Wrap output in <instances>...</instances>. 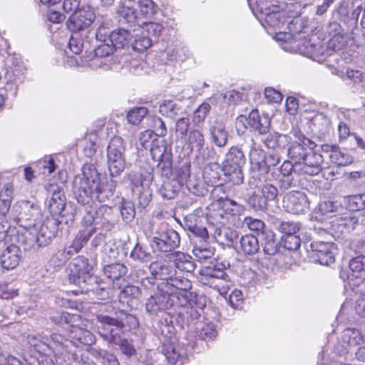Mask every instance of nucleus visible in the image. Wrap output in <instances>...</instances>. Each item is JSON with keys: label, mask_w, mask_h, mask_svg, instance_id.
Wrapping results in <instances>:
<instances>
[{"label": "nucleus", "mask_w": 365, "mask_h": 365, "mask_svg": "<svg viewBox=\"0 0 365 365\" xmlns=\"http://www.w3.org/2000/svg\"><path fill=\"white\" fill-rule=\"evenodd\" d=\"M81 175H76L73 182V191L77 202L83 205L98 201L105 202L114 195L117 182L113 178H101L100 173L92 163H85Z\"/></svg>", "instance_id": "obj_1"}, {"label": "nucleus", "mask_w": 365, "mask_h": 365, "mask_svg": "<svg viewBox=\"0 0 365 365\" xmlns=\"http://www.w3.org/2000/svg\"><path fill=\"white\" fill-rule=\"evenodd\" d=\"M195 329L197 336L202 340L212 339L217 335L215 327L211 324L198 322Z\"/></svg>", "instance_id": "obj_49"}, {"label": "nucleus", "mask_w": 365, "mask_h": 365, "mask_svg": "<svg viewBox=\"0 0 365 365\" xmlns=\"http://www.w3.org/2000/svg\"><path fill=\"white\" fill-rule=\"evenodd\" d=\"M96 319L98 333L104 339L119 345L122 352L128 356L135 354L133 346L128 340L123 339L121 335L126 329H135L138 327V319L135 316L120 309L115 312L114 317L98 314Z\"/></svg>", "instance_id": "obj_2"}, {"label": "nucleus", "mask_w": 365, "mask_h": 365, "mask_svg": "<svg viewBox=\"0 0 365 365\" xmlns=\"http://www.w3.org/2000/svg\"><path fill=\"white\" fill-rule=\"evenodd\" d=\"M125 143L120 136H114L107 146V164L111 178L119 176L125 170Z\"/></svg>", "instance_id": "obj_7"}, {"label": "nucleus", "mask_w": 365, "mask_h": 365, "mask_svg": "<svg viewBox=\"0 0 365 365\" xmlns=\"http://www.w3.org/2000/svg\"><path fill=\"white\" fill-rule=\"evenodd\" d=\"M69 339H66L72 342L73 346L71 348L72 351L70 353H64V355L72 356V353H76V343L78 342L83 345L91 346L95 342V336L90 331L78 327H72L68 332Z\"/></svg>", "instance_id": "obj_24"}, {"label": "nucleus", "mask_w": 365, "mask_h": 365, "mask_svg": "<svg viewBox=\"0 0 365 365\" xmlns=\"http://www.w3.org/2000/svg\"><path fill=\"white\" fill-rule=\"evenodd\" d=\"M164 356L168 362L172 365H182L181 355L173 345H167L163 349Z\"/></svg>", "instance_id": "obj_60"}, {"label": "nucleus", "mask_w": 365, "mask_h": 365, "mask_svg": "<svg viewBox=\"0 0 365 365\" xmlns=\"http://www.w3.org/2000/svg\"><path fill=\"white\" fill-rule=\"evenodd\" d=\"M120 214L125 222H132L135 216L134 204L130 201L123 200L120 207Z\"/></svg>", "instance_id": "obj_64"}, {"label": "nucleus", "mask_w": 365, "mask_h": 365, "mask_svg": "<svg viewBox=\"0 0 365 365\" xmlns=\"http://www.w3.org/2000/svg\"><path fill=\"white\" fill-rule=\"evenodd\" d=\"M61 221L55 217H46L42 222L35 240H31V244H25L24 249L29 250L48 245L56 236Z\"/></svg>", "instance_id": "obj_9"}, {"label": "nucleus", "mask_w": 365, "mask_h": 365, "mask_svg": "<svg viewBox=\"0 0 365 365\" xmlns=\"http://www.w3.org/2000/svg\"><path fill=\"white\" fill-rule=\"evenodd\" d=\"M140 14L145 17H151L157 11V6L152 0H138Z\"/></svg>", "instance_id": "obj_63"}, {"label": "nucleus", "mask_w": 365, "mask_h": 365, "mask_svg": "<svg viewBox=\"0 0 365 365\" xmlns=\"http://www.w3.org/2000/svg\"><path fill=\"white\" fill-rule=\"evenodd\" d=\"M110 24L111 19L108 16H97L95 25L97 26L98 28L96 31H91V37H89L90 43L93 41V38L96 42L108 41V38H109V34H110L108 31Z\"/></svg>", "instance_id": "obj_31"}, {"label": "nucleus", "mask_w": 365, "mask_h": 365, "mask_svg": "<svg viewBox=\"0 0 365 365\" xmlns=\"http://www.w3.org/2000/svg\"><path fill=\"white\" fill-rule=\"evenodd\" d=\"M104 274L113 282L114 287L120 289L124 284V277L128 272L126 266L120 263L108 264L103 268Z\"/></svg>", "instance_id": "obj_29"}, {"label": "nucleus", "mask_w": 365, "mask_h": 365, "mask_svg": "<svg viewBox=\"0 0 365 365\" xmlns=\"http://www.w3.org/2000/svg\"><path fill=\"white\" fill-rule=\"evenodd\" d=\"M92 269L88 259L83 256L77 257L70 265L69 282L78 286L82 290H88L90 289L88 285L96 282V277L91 274Z\"/></svg>", "instance_id": "obj_6"}, {"label": "nucleus", "mask_w": 365, "mask_h": 365, "mask_svg": "<svg viewBox=\"0 0 365 365\" xmlns=\"http://www.w3.org/2000/svg\"><path fill=\"white\" fill-rule=\"evenodd\" d=\"M130 257L140 262H148L151 259V254L145 246L138 242L131 251Z\"/></svg>", "instance_id": "obj_53"}, {"label": "nucleus", "mask_w": 365, "mask_h": 365, "mask_svg": "<svg viewBox=\"0 0 365 365\" xmlns=\"http://www.w3.org/2000/svg\"><path fill=\"white\" fill-rule=\"evenodd\" d=\"M51 343L47 342L48 339L40 335L29 334L26 337L28 343L34 348V349L46 356H64V353L72 351L73 346L72 342L67 340L61 334H53L51 335Z\"/></svg>", "instance_id": "obj_3"}, {"label": "nucleus", "mask_w": 365, "mask_h": 365, "mask_svg": "<svg viewBox=\"0 0 365 365\" xmlns=\"http://www.w3.org/2000/svg\"><path fill=\"white\" fill-rule=\"evenodd\" d=\"M249 185L251 188H258V192L267 202L274 200L277 197L278 190L274 185L270 183L259 185L255 175H252L250 178Z\"/></svg>", "instance_id": "obj_35"}, {"label": "nucleus", "mask_w": 365, "mask_h": 365, "mask_svg": "<svg viewBox=\"0 0 365 365\" xmlns=\"http://www.w3.org/2000/svg\"><path fill=\"white\" fill-rule=\"evenodd\" d=\"M198 279L202 284L217 289L220 293L226 292L231 284L223 264L202 267L199 272Z\"/></svg>", "instance_id": "obj_4"}, {"label": "nucleus", "mask_w": 365, "mask_h": 365, "mask_svg": "<svg viewBox=\"0 0 365 365\" xmlns=\"http://www.w3.org/2000/svg\"><path fill=\"white\" fill-rule=\"evenodd\" d=\"M148 113V108L144 106L135 107L127 113L128 122L132 125H138Z\"/></svg>", "instance_id": "obj_54"}, {"label": "nucleus", "mask_w": 365, "mask_h": 365, "mask_svg": "<svg viewBox=\"0 0 365 365\" xmlns=\"http://www.w3.org/2000/svg\"><path fill=\"white\" fill-rule=\"evenodd\" d=\"M259 238L265 254L274 255L279 251V246L275 239V234L272 230L267 229L265 231L262 232Z\"/></svg>", "instance_id": "obj_40"}, {"label": "nucleus", "mask_w": 365, "mask_h": 365, "mask_svg": "<svg viewBox=\"0 0 365 365\" xmlns=\"http://www.w3.org/2000/svg\"><path fill=\"white\" fill-rule=\"evenodd\" d=\"M82 34H73L72 33V35L70 38L69 42H68V46L71 49V51L75 53L78 54L82 51L85 43L90 44V40H89V36L87 34H85L84 39L81 38L82 36Z\"/></svg>", "instance_id": "obj_51"}, {"label": "nucleus", "mask_w": 365, "mask_h": 365, "mask_svg": "<svg viewBox=\"0 0 365 365\" xmlns=\"http://www.w3.org/2000/svg\"><path fill=\"white\" fill-rule=\"evenodd\" d=\"M96 232V228H92L88 231H80L75 237L74 240L72 242V247L73 248V251L77 253L78 252L82 247L88 242V240Z\"/></svg>", "instance_id": "obj_52"}, {"label": "nucleus", "mask_w": 365, "mask_h": 365, "mask_svg": "<svg viewBox=\"0 0 365 365\" xmlns=\"http://www.w3.org/2000/svg\"><path fill=\"white\" fill-rule=\"evenodd\" d=\"M168 285L178 289L177 292H187L192 287L191 282L184 277H172L166 282L165 287Z\"/></svg>", "instance_id": "obj_55"}, {"label": "nucleus", "mask_w": 365, "mask_h": 365, "mask_svg": "<svg viewBox=\"0 0 365 365\" xmlns=\"http://www.w3.org/2000/svg\"><path fill=\"white\" fill-rule=\"evenodd\" d=\"M153 247L163 252H173L180 245V235L167 225H162L153 237Z\"/></svg>", "instance_id": "obj_10"}, {"label": "nucleus", "mask_w": 365, "mask_h": 365, "mask_svg": "<svg viewBox=\"0 0 365 365\" xmlns=\"http://www.w3.org/2000/svg\"><path fill=\"white\" fill-rule=\"evenodd\" d=\"M13 210L19 212V220L26 222L27 227L35 226L41 215V210L34 200H20L14 205Z\"/></svg>", "instance_id": "obj_16"}, {"label": "nucleus", "mask_w": 365, "mask_h": 365, "mask_svg": "<svg viewBox=\"0 0 365 365\" xmlns=\"http://www.w3.org/2000/svg\"><path fill=\"white\" fill-rule=\"evenodd\" d=\"M140 295L141 290L138 286L131 284L124 286L123 284L118 297L120 303L126 304L128 307H132Z\"/></svg>", "instance_id": "obj_38"}, {"label": "nucleus", "mask_w": 365, "mask_h": 365, "mask_svg": "<svg viewBox=\"0 0 365 365\" xmlns=\"http://www.w3.org/2000/svg\"><path fill=\"white\" fill-rule=\"evenodd\" d=\"M240 247L245 255H252L259 250L258 237L254 235H245L240 239Z\"/></svg>", "instance_id": "obj_42"}, {"label": "nucleus", "mask_w": 365, "mask_h": 365, "mask_svg": "<svg viewBox=\"0 0 365 365\" xmlns=\"http://www.w3.org/2000/svg\"><path fill=\"white\" fill-rule=\"evenodd\" d=\"M342 340L347 346L351 347L362 344L364 342V337L359 329L346 328L343 331Z\"/></svg>", "instance_id": "obj_46"}, {"label": "nucleus", "mask_w": 365, "mask_h": 365, "mask_svg": "<svg viewBox=\"0 0 365 365\" xmlns=\"http://www.w3.org/2000/svg\"><path fill=\"white\" fill-rule=\"evenodd\" d=\"M250 157L251 163L263 172H267L269 168L277 165L280 160L277 154L264 155L262 150L255 148L251 149Z\"/></svg>", "instance_id": "obj_23"}, {"label": "nucleus", "mask_w": 365, "mask_h": 365, "mask_svg": "<svg viewBox=\"0 0 365 365\" xmlns=\"http://www.w3.org/2000/svg\"><path fill=\"white\" fill-rule=\"evenodd\" d=\"M184 140L188 147L192 150H195V151L202 148V145H206L203 132L197 128L190 130Z\"/></svg>", "instance_id": "obj_44"}, {"label": "nucleus", "mask_w": 365, "mask_h": 365, "mask_svg": "<svg viewBox=\"0 0 365 365\" xmlns=\"http://www.w3.org/2000/svg\"><path fill=\"white\" fill-rule=\"evenodd\" d=\"M135 39L131 41L133 48L138 52H143L150 48L153 42V38L143 34L141 36L138 37V34L134 33Z\"/></svg>", "instance_id": "obj_59"}, {"label": "nucleus", "mask_w": 365, "mask_h": 365, "mask_svg": "<svg viewBox=\"0 0 365 365\" xmlns=\"http://www.w3.org/2000/svg\"><path fill=\"white\" fill-rule=\"evenodd\" d=\"M180 110V108L177 104L171 101H165L163 103L160 104L159 108V112L162 115L170 118H176L179 115Z\"/></svg>", "instance_id": "obj_61"}, {"label": "nucleus", "mask_w": 365, "mask_h": 365, "mask_svg": "<svg viewBox=\"0 0 365 365\" xmlns=\"http://www.w3.org/2000/svg\"><path fill=\"white\" fill-rule=\"evenodd\" d=\"M321 148L324 153H329L331 162L338 166H346L354 161V158L345 149L336 144H323Z\"/></svg>", "instance_id": "obj_22"}, {"label": "nucleus", "mask_w": 365, "mask_h": 365, "mask_svg": "<svg viewBox=\"0 0 365 365\" xmlns=\"http://www.w3.org/2000/svg\"><path fill=\"white\" fill-rule=\"evenodd\" d=\"M224 217L222 213L216 214V225H214V222H211V217L209 218L208 221L210 223L209 228L212 230V233L213 237L220 244L226 245L227 246H232L238 238V234L236 230L225 227L224 221L220 220H223Z\"/></svg>", "instance_id": "obj_17"}, {"label": "nucleus", "mask_w": 365, "mask_h": 365, "mask_svg": "<svg viewBox=\"0 0 365 365\" xmlns=\"http://www.w3.org/2000/svg\"><path fill=\"white\" fill-rule=\"evenodd\" d=\"M88 287L90 289H88V290H82L83 292H92L96 297L103 301H107L110 299H112L115 296V289L116 287H114L113 289L110 288H106L102 286V284H98V282L93 285H88Z\"/></svg>", "instance_id": "obj_48"}, {"label": "nucleus", "mask_w": 365, "mask_h": 365, "mask_svg": "<svg viewBox=\"0 0 365 365\" xmlns=\"http://www.w3.org/2000/svg\"><path fill=\"white\" fill-rule=\"evenodd\" d=\"M113 208L106 205L99 206L96 210H88L82 219V224L85 227H90L92 225H101L106 230L113 227Z\"/></svg>", "instance_id": "obj_14"}, {"label": "nucleus", "mask_w": 365, "mask_h": 365, "mask_svg": "<svg viewBox=\"0 0 365 365\" xmlns=\"http://www.w3.org/2000/svg\"><path fill=\"white\" fill-rule=\"evenodd\" d=\"M46 192L47 200L46 201V207L51 214V217L56 215H65L63 212L65 210L66 205V197L63 188L56 183H46L44 185Z\"/></svg>", "instance_id": "obj_11"}, {"label": "nucleus", "mask_w": 365, "mask_h": 365, "mask_svg": "<svg viewBox=\"0 0 365 365\" xmlns=\"http://www.w3.org/2000/svg\"><path fill=\"white\" fill-rule=\"evenodd\" d=\"M157 162V168L160 170L161 175L167 178H170L173 173L172 153L165 154L164 158Z\"/></svg>", "instance_id": "obj_56"}, {"label": "nucleus", "mask_w": 365, "mask_h": 365, "mask_svg": "<svg viewBox=\"0 0 365 365\" xmlns=\"http://www.w3.org/2000/svg\"><path fill=\"white\" fill-rule=\"evenodd\" d=\"M245 163V157L243 151L237 146L231 147L225 155L222 163V168L225 175L234 185L243 182L244 176L242 170Z\"/></svg>", "instance_id": "obj_5"}, {"label": "nucleus", "mask_w": 365, "mask_h": 365, "mask_svg": "<svg viewBox=\"0 0 365 365\" xmlns=\"http://www.w3.org/2000/svg\"><path fill=\"white\" fill-rule=\"evenodd\" d=\"M170 259L173 262L175 267L182 272L190 273L192 272L196 267L192 257L183 252H173L171 254Z\"/></svg>", "instance_id": "obj_37"}, {"label": "nucleus", "mask_w": 365, "mask_h": 365, "mask_svg": "<svg viewBox=\"0 0 365 365\" xmlns=\"http://www.w3.org/2000/svg\"><path fill=\"white\" fill-rule=\"evenodd\" d=\"M286 211L294 215L304 213L309 207L306 194L300 191H292L285 194L282 200Z\"/></svg>", "instance_id": "obj_19"}, {"label": "nucleus", "mask_w": 365, "mask_h": 365, "mask_svg": "<svg viewBox=\"0 0 365 365\" xmlns=\"http://www.w3.org/2000/svg\"><path fill=\"white\" fill-rule=\"evenodd\" d=\"M346 207L351 211L365 210V193L350 195L346 197ZM361 231L365 230V211L359 214Z\"/></svg>", "instance_id": "obj_33"}, {"label": "nucleus", "mask_w": 365, "mask_h": 365, "mask_svg": "<svg viewBox=\"0 0 365 365\" xmlns=\"http://www.w3.org/2000/svg\"><path fill=\"white\" fill-rule=\"evenodd\" d=\"M169 309L167 299V291L163 288L158 289V292L150 296L145 304V310L150 315H157L159 312Z\"/></svg>", "instance_id": "obj_25"}, {"label": "nucleus", "mask_w": 365, "mask_h": 365, "mask_svg": "<svg viewBox=\"0 0 365 365\" xmlns=\"http://www.w3.org/2000/svg\"><path fill=\"white\" fill-rule=\"evenodd\" d=\"M293 135L296 140L290 143V145L287 148V153L289 158L294 162L298 163L301 162L308 154V150L314 149L317 144L307 138L300 131H294Z\"/></svg>", "instance_id": "obj_15"}, {"label": "nucleus", "mask_w": 365, "mask_h": 365, "mask_svg": "<svg viewBox=\"0 0 365 365\" xmlns=\"http://www.w3.org/2000/svg\"><path fill=\"white\" fill-rule=\"evenodd\" d=\"M202 311V309L198 308L195 303L181 309L175 318L176 326L183 329L185 327L197 325L201 317Z\"/></svg>", "instance_id": "obj_21"}, {"label": "nucleus", "mask_w": 365, "mask_h": 365, "mask_svg": "<svg viewBox=\"0 0 365 365\" xmlns=\"http://www.w3.org/2000/svg\"><path fill=\"white\" fill-rule=\"evenodd\" d=\"M137 31L141 30L142 34L150 36L153 41H157L160 36L164 27L161 24L156 22H146L142 26L137 25Z\"/></svg>", "instance_id": "obj_47"}, {"label": "nucleus", "mask_w": 365, "mask_h": 365, "mask_svg": "<svg viewBox=\"0 0 365 365\" xmlns=\"http://www.w3.org/2000/svg\"><path fill=\"white\" fill-rule=\"evenodd\" d=\"M21 259V251L15 245H10L6 247L0 255V264L1 267L7 270L14 269L19 264Z\"/></svg>", "instance_id": "obj_30"}, {"label": "nucleus", "mask_w": 365, "mask_h": 365, "mask_svg": "<svg viewBox=\"0 0 365 365\" xmlns=\"http://www.w3.org/2000/svg\"><path fill=\"white\" fill-rule=\"evenodd\" d=\"M349 268L352 274L347 276L348 283L350 286H357L359 281L356 277L359 274L365 272V256L359 255L352 258L349 262Z\"/></svg>", "instance_id": "obj_39"}, {"label": "nucleus", "mask_w": 365, "mask_h": 365, "mask_svg": "<svg viewBox=\"0 0 365 365\" xmlns=\"http://www.w3.org/2000/svg\"><path fill=\"white\" fill-rule=\"evenodd\" d=\"M97 16H96L93 9L90 7L79 10L73 14L66 21L68 29L73 34H79L86 31V34L90 36L91 30L89 29L91 25L96 22Z\"/></svg>", "instance_id": "obj_12"}, {"label": "nucleus", "mask_w": 365, "mask_h": 365, "mask_svg": "<svg viewBox=\"0 0 365 365\" xmlns=\"http://www.w3.org/2000/svg\"><path fill=\"white\" fill-rule=\"evenodd\" d=\"M167 299L169 302V309L172 307L183 309L195 303L198 308L202 309L206 304L205 297L194 294L188 292H175L170 293L167 292Z\"/></svg>", "instance_id": "obj_18"}, {"label": "nucleus", "mask_w": 365, "mask_h": 365, "mask_svg": "<svg viewBox=\"0 0 365 365\" xmlns=\"http://www.w3.org/2000/svg\"><path fill=\"white\" fill-rule=\"evenodd\" d=\"M115 14L119 23L127 24L128 27L136 29L137 14L134 8L120 2L115 7Z\"/></svg>", "instance_id": "obj_32"}, {"label": "nucleus", "mask_w": 365, "mask_h": 365, "mask_svg": "<svg viewBox=\"0 0 365 365\" xmlns=\"http://www.w3.org/2000/svg\"><path fill=\"white\" fill-rule=\"evenodd\" d=\"M309 153L306 157L297 163L298 174H306L309 175H317L322 171L323 156L314 151V149L308 150Z\"/></svg>", "instance_id": "obj_20"}, {"label": "nucleus", "mask_w": 365, "mask_h": 365, "mask_svg": "<svg viewBox=\"0 0 365 365\" xmlns=\"http://www.w3.org/2000/svg\"><path fill=\"white\" fill-rule=\"evenodd\" d=\"M271 126V118L267 114H259L257 110H252L247 117L240 115L236 120V128L237 131L240 128H249L251 131L257 133L259 135H266L269 133Z\"/></svg>", "instance_id": "obj_8"}, {"label": "nucleus", "mask_w": 365, "mask_h": 365, "mask_svg": "<svg viewBox=\"0 0 365 365\" xmlns=\"http://www.w3.org/2000/svg\"><path fill=\"white\" fill-rule=\"evenodd\" d=\"M136 31V29L130 27L115 29L109 34L108 41L115 46V48H124L131 43L135 36L134 33Z\"/></svg>", "instance_id": "obj_28"}, {"label": "nucleus", "mask_w": 365, "mask_h": 365, "mask_svg": "<svg viewBox=\"0 0 365 365\" xmlns=\"http://www.w3.org/2000/svg\"><path fill=\"white\" fill-rule=\"evenodd\" d=\"M197 156L204 162H212L217 160L219 155L216 153V150L212 146L208 145H202V148L196 150Z\"/></svg>", "instance_id": "obj_58"}, {"label": "nucleus", "mask_w": 365, "mask_h": 365, "mask_svg": "<svg viewBox=\"0 0 365 365\" xmlns=\"http://www.w3.org/2000/svg\"><path fill=\"white\" fill-rule=\"evenodd\" d=\"M153 180V169L150 167H141L138 173L130 175V180L135 187H150Z\"/></svg>", "instance_id": "obj_34"}, {"label": "nucleus", "mask_w": 365, "mask_h": 365, "mask_svg": "<svg viewBox=\"0 0 365 365\" xmlns=\"http://www.w3.org/2000/svg\"><path fill=\"white\" fill-rule=\"evenodd\" d=\"M263 140L264 145L268 149H272L277 152H285L291 142V138L276 131L269 132Z\"/></svg>", "instance_id": "obj_27"}, {"label": "nucleus", "mask_w": 365, "mask_h": 365, "mask_svg": "<svg viewBox=\"0 0 365 365\" xmlns=\"http://www.w3.org/2000/svg\"><path fill=\"white\" fill-rule=\"evenodd\" d=\"M309 247V257L313 262L329 265L334 262L336 248L334 243L314 240L310 243Z\"/></svg>", "instance_id": "obj_13"}, {"label": "nucleus", "mask_w": 365, "mask_h": 365, "mask_svg": "<svg viewBox=\"0 0 365 365\" xmlns=\"http://www.w3.org/2000/svg\"><path fill=\"white\" fill-rule=\"evenodd\" d=\"M337 225L341 232L349 233L353 231L362 232L358 215H349L340 217Z\"/></svg>", "instance_id": "obj_41"}, {"label": "nucleus", "mask_w": 365, "mask_h": 365, "mask_svg": "<svg viewBox=\"0 0 365 365\" xmlns=\"http://www.w3.org/2000/svg\"><path fill=\"white\" fill-rule=\"evenodd\" d=\"M272 223L274 228L284 234V235H295L301 228L300 223L294 221H282L274 218Z\"/></svg>", "instance_id": "obj_45"}, {"label": "nucleus", "mask_w": 365, "mask_h": 365, "mask_svg": "<svg viewBox=\"0 0 365 365\" xmlns=\"http://www.w3.org/2000/svg\"><path fill=\"white\" fill-rule=\"evenodd\" d=\"M210 109L211 106L209 103L204 102L200 104L193 114L192 121L194 124L196 125L202 124L209 114Z\"/></svg>", "instance_id": "obj_62"}, {"label": "nucleus", "mask_w": 365, "mask_h": 365, "mask_svg": "<svg viewBox=\"0 0 365 365\" xmlns=\"http://www.w3.org/2000/svg\"><path fill=\"white\" fill-rule=\"evenodd\" d=\"M149 270L151 275L156 279L166 280L173 275V268L163 261H155L149 265Z\"/></svg>", "instance_id": "obj_36"}, {"label": "nucleus", "mask_w": 365, "mask_h": 365, "mask_svg": "<svg viewBox=\"0 0 365 365\" xmlns=\"http://www.w3.org/2000/svg\"><path fill=\"white\" fill-rule=\"evenodd\" d=\"M247 203L249 207L256 211H264L267 207V203L264 200L261 194L258 192H254L247 199Z\"/></svg>", "instance_id": "obj_57"}, {"label": "nucleus", "mask_w": 365, "mask_h": 365, "mask_svg": "<svg viewBox=\"0 0 365 365\" xmlns=\"http://www.w3.org/2000/svg\"><path fill=\"white\" fill-rule=\"evenodd\" d=\"M180 187V183L178 180L175 179H170L168 178L166 180L163 181L158 192L163 198L172 200L178 195Z\"/></svg>", "instance_id": "obj_43"}, {"label": "nucleus", "mask_w": 365, "mask_h": 365, "mask_svg": "<svg viewBox=\"0 0 365 365\" xmlns=\"http://www.w3.org/2000/svg\"><path fill=\"white\" fill-rule=\"evenodd\" d=\"M210 142L216 147L222 148L227 145L228 131L225 124L219 120L211 123L208 129Z\"/></svg>", "instance_id": "obj_26"}, {"label": "nucleus", "mask_w": 365, "mask_h": 365, "mask_svg": "<svg viewBox=\"0 0 365 365\" xmlns=\"http://www.w3.org/2000/svg\"><path fill=\"white\" fill-rule=\"evenodd\" d=\"M191 125L190 119L188 116H182L175 121V136L178 139L182 140L188 135V130Z\"/></svg>", "instance_id": "obj_50"}]
</instances>
